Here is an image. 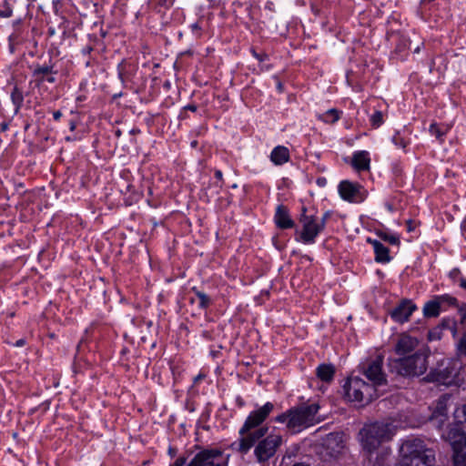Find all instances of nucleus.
<instances>
[{
	"label": "nucleus",
	"instance_id": "nucleus-21",
	"mask_svg": "<svg viewBox=\"0 0 466 466\" xmlns=\"http://www.w3.org/2000/svg\"><path fill=\"white\" fill-rule=\"evenodd\" d=\"M351 165L358 171L369 170L370 165L369 152L364 150L355 152L352 156Z\"/></svg>",
	"mask_w": 466,
	"mask_h": 466
},
{
	"label": "nucleus",
	"instance_id": "nucleus-19",
	"mask_svg": "<svg viewBox=\"0 0 466 466\" xmlns=\"http://www.w3.org/2000/svg\"><path fill=\"white\" fill-rule=\"evenodd\" d=\"M327 450L330 451V455L335 456L344 448L342 434L338 432L329 433L324 442Z\"/></svg>",
	"mask_w": 466,
	"mask_h": 466
},
{
	"label": "nucleus",
	"instance_id": "nucleus-14",
	"mask_svg": "<svg viewBox=\"0 0 466 466\" xmlns=\"http://www.w3.org/2000/svg\"><path fill=\"white\" fill-rule=\"evenodd\" d=\"M417 306L410 299H402L390 311V316L395 322L404 323L410 319Z\"/></svg>",
	"mask_w": 466,
	"mask_h": 466
},
{
	"label": "nucleus",
	"instance_id": "nucleus-20",
	"mask_svg": "<svg viewBox=\"0 0 466 466\" xmlns=\"http://www.w3.org/2000/svg\"><path fill=\"white\" fill-rule=\"evenodd\" d=\"M269 159L275 166H282L290 159L289 149L285 146H277L270 152Z\"/></svg>",
	"mask_w": 466,
	"mask_h": 466
},
{
	"label": "nucleus",
	"instance_id": "nucleus-31",
	"mask_svg": "<svg viewBox=\"0 0 466 466\" xmlns=\"http://www.w3.org/2000/svg\"><path fill=\"white\" fill-rule=\"evenodd\" d=\"M380 237L383 240L389 242L391 245H398L400 243L399 238L397 236H395V235L382 233V234H380Z\"/></svg>",
	"mask_w": 466,
	"mask_h": 466
},
{
	"label": "nucleus",
	"instance_id": "nucleus-43",
	"mask_svg": "<svg viewBox=\"0 0 466 466\" xmlns=\"http://www.w3.org/2000/svg\"><path fill=\"white\" fill-rule=\"evenodd\" d=\"M215 177H216L217 179H218V180L221 182V184L219 185V187H222V182H223V174H222V172H221L220 170H216V171H215Z\"/></svg>",
	"mask_w": 466,
	"mask_h": 466
},
{
	"label": "nucleus",
	"instance_id": "nucleus-41",
	"mask_svg": "<svg viewBox=\"0 0 466 466\" xmlns=\"http://www.w3.org/2000/svg\"><path fill=\"white\" fill-rule=\"evenodd\" d=\"M191 27V30L194 34H196L198 36H200V30H201V27L199 25L198 23H194L190 25Z\"/></svg>",
	"mask_w": 466,
	"mask_h": 466
},
{
	"label": "nucleus",
	"instance_id": "nucleus-4",
	"mask_svg": "<svg viewBox=\"0 0 466 466\" xmlns=\"http://www.w3.org/2000/svg\"><path fill=\"white\" fill-rule=\"evenodd\" d=\"M428 354L424 350H418L407 357H400L389 360L388 366L391 373L402 377H419L428 368Z\"/></svg>",
	"mask_w": 466,
	"mask_h": 466
},
{
	"label": "nucleus",
	"instance_id": "nucleus-22",
	"mask_svg": "<svg viewBox=\"0 0 466 466\" xmlns=\"http://www.w3.org/2000/svg\"><path fill=\"white\" fill-rule=\"evenodd\" d=\"M369 242L371 243L373 247L376 262L385 264L391 260V257L390 256V249L386 246H384L379 240L369 239Z\"/></svg>",
	"mask_w": 466,
	"mask_h": 466
},
{
	"label": "nucleus",
	"instance_id": "nucleus-37",
	"mask_svg": "<svg viewBox=\"0 0 466 466\" xmlns=\"http://www.w3.org/2000/svg\"><path fill=\"white\" fill-rule=\"evenodd\" d=\"M252 55L259 62H263L268 59V56L266 53H258L257 51L252 50Z\"/></svg>",
	"mask_w": 466,
	"mask_h": 466
},
{
	"label": "nucleus",
	"instance_id": "nucleus-32",
	"mask_svg": "<svg viewBox=\"0 0 466 466\" xmlns=\"http://www.w3.org/2000/svg\"><path fill=\"white\" fill-rule=\"evenodd\" d=\"M449 277L454 281V282H459V284L461 283V279H464L462 276H461V270L458 268H452L450 273H449Z\"/></svg>",
	"mask_w": 466,
	"mask_h": 466
},
{
	"label": "nucleus",
	"instance_id": "nucleus-44",
	"mask_svg": "<svg viewBox=\"0 0 466 466\" xmlns=\"http://www.w3.org/2000/svg\"><path fill=\"white\" fill-rule=\"evenodd\" d=\"M186 110H189L191 112H196L198 110V106L193 104H189L184 107Z\"/></svg>",
	"mask_w": 466,
	"mask_h": 466
},
{
	"label": "nucleus",
	"instance_id": "nucleus-9",
	"mask_svg": "<svg viewBox=\"0 0 466 466\" xmlns=\"http://www.w3.org/2000/svg\"><path fill=\"white\" fill-rule=\"evenodd\" d=\"M254 450V455L258 462H265L271 459L278 449L283 443V438L280 434H268L265 438L258 440Z\"/></svg>",
	"mask_w": 466,
	"mask_h": 466
},
{
	"label": "nucleus",
	"instance_id": "nucleus-34",
	"mask_svg": "<svg viewBox=\"0 0 466 466\" xmlns=\"http://www.w3.org/2000/svg\"><path fill=\"white\" fill-rule=\"evenodd\" d=\"M392 142L397 147L400 148H405L407 145L405 140L399 134H396L392 137Z\"/></svg>",
	"mask_w": 466,
	"mask_h": 466
},
{
	"label": "nucleus",
	"instance_id": "nucleus-45",
	"mask_svg": "<svg viewBox=\"0 0 466 466\" xmlns=\"http://www.w3.org/2000/svg\"><path fill=\"white\" fill-rule=\"evenodd\" d=\"M62 116L61 111L57 110L53 113V117L56 121H58Z\"/></svg>",
	"mask_w": 466,
	"mask_h": 466
},
{
	"label": "nucleus",
	"instance_id": "nucleus-10",
	"mask_svg": "<svg viewBox=\"0 0 466 466\" xmlns=\"http://www.w3.org/2000/svg\"><path fill=\"white\" fill-rule=\"evenodd\" d=\"M228 456L218 449H206L198 452L187 466H226Z\"/></svg>",
	"mask_w": 466,
	"mask_h": 466
},
{
	"label": "nucleus",
	"instance_id": "nucleus-28",
	"mask_svg": "<svg viewBox=\"0 0 466 466\" xmlns=\"http://www.w3.org/2000/svg\"><path fill=\"white\" fill-rule=\"evenodd\" d=\"M370 124L373 127H379L383 123V115L380 111L374 112L370 117Z\"/></svg>",
	"mask_w": 466,
	"mask_h": 466
},
{
	"label": "nucleus",
	"instance_id": "nucleus-51",
	"mask_svg": "<svg viewBox=\"0 0 466 466\" xmlns=\"http://www.w3.org/2000/svg\"><path fill=\"white\" fill-rule=\"evenodd\" d=\"M293 466H309V464L305 463V462H298V463H295Z\"/></svg>",
	"mask_w": 466,
	"mask_h": 466
},
{
	"label": "nucleus",
	"instance_id": "nucleus-24",
	"mask_svg": "<svg viewBox=\"0 0 466 466\" xmlns=\"http://www.w3.org/2000/svg\"><path fill=\"white\" fill-rule=\"evenodd\" d=\"M441 313V302L436 299L425 303L423 307V314L427 318H436Z\"/></svg>",
	"mask_w": 466,
	"mask_h": 466
},
{
	"label": "nucleus",
	"instance_id": "nucleus-26",
	"mask_svg": "<svg viewBox=\"0 0 466 466\" xmlns=\"http://www.w3.org/2000/svg\"><path fill=\"white\" fill-rule=\"evenodd\" d=\"M11 100L15 106V110L17 112L23 106L24 95L21 89L15 86L11 92Z\"/></svg>",
	"mask_w": 466,
	"mask_h": 466
},
{
	"label": "nucleus",
	"instance_id": "nucleus-8",
	"mask_svg": "<svg viewBox=\"0 0 466 466\" xmlns=\"http://www.w3.org/2000/svg\"><path fill=\"white\" fill-rule=\"evenodd\" d=\"M459 363L456 360L443 359L438 362L426 376L425 380L429 382H438L443 385H451L454 382L459 373Z\"/></svg>",
	"mask_w": 466,
	"mask_h": 466
},
{
	"label": "nucleus",
	"instance_id": "nucleus-47",
	"mask_svg": "<svg viewBox=\"0 0 466 466\" xmlns=\"http://www.w3.org/2000/svg\"><path fill=\"white\" fill-rule=\"evenodd\" d=\"M236 402L238 403V405L239 407H243V406H244V404H245L244 400H242V398H241V397H239V396H238V397H237V399H236Z\"/></svg>",
	"mask_w": 466,
	"mask_h": 466
},
{
	"label": "nucleus",
	"instance_id": "nucleus-50",
	"mask_svg": "<svg viewBox=\"0 0 466 466\" xmlns=\"http://www.w3.org/2000/svg\"><path fill=\"white\" fill-rule=\"evenodd\" d=\"M204 378V376L202 374H198L195 379H194V381L195 382H198L200 380H202Z\"/></svg>",
	"mask_w": 466,
	"mask_h": 466
},
{
	"label": "nucleus",
	"instance_id": "nucleus-49",
	"mask_svg": "<svg viewBox=\"0 0 466 466\" xmlns=\"http://www.w3.org/2000/svg\"><path fill=\"white\" fill-rule=\"evenodd\" d=\"M16 347H22L25 345V340L24 339H19L15 342V344Z\"/></svg>",
	"mask_w": 466,
	"mask_h": 466
},
{
	"label": "nucleus",
	"instance_id": "nucleus-15",
	"mask_svg": "<svg viewBox=\"0 0 466 466\" xmlns=\"http://www.w3.org/2000/svg\"><path fill=\"white\" fill-rule=\"evenodd\" d=\"M450 397L446 394L441 396L436 401L435 408L430 417L437 428H441L448 420V401Z\"/></svg>",
	"mask_w": 466,
	"mask_h": 466
},
{
	"label": "nucleus",
	"instance_id": "nucleus-12",
	"mask_svg": "<svg viewBox=\"0 0 466 466\" xmlns=\"http://www.w3.org/2000/svg\"><path fill=\"white\" fill-rule=\"evenodd\" d=\"M383 357L377 356L375 359H371L367 361L366 364L362 365V372L366 378L371 381V385L377 389V386H380L386 383V375L382 370Z\"/></svg>",
	"mask_w": 466,
	"mask_h": 466
},
{
	"label": "nucleus",
	"instance_id": "nucleus-3",
	"mask_svg": "<svg viewBox=\"0 0 466 466\" xmlns=\"http://www.w3.org/2000/svg\"><path fill=\"white\" fill-rule=\"evenodd\" d=\"M400 460L397 466H433L434 451L420 439L405 441L400 449Z\"/></svg>",
	"mask_w": 466,
	"mask_h": 466
},
{
	"label": "nucleus",
	"instance_id": "nucleus-42",
	"mask_svg": "<svg viewBox=\"0 0 466 466\" xmlns=\"http://www.w3.org/2000/svg\"><path fill=\"white\" fill-rule=\"evenodd\" d=\"M93 50H94V49H93V46H85V47L82 49V51H81V52H82V54H83V55L86 56V55H90V54H91V52H92Z\"/></svg>",
	"mask_w": 466,
	"mask_h": 466
},
{
	"label": "nucleus",
	"instance_id": "nucleus-11",
	"mask_svg": "<svg viewBox=\"0 0 466 466\" xmlns=\"http://www.w3.org/2000/svg\"><path fill=\"white\" fill-rule=\"evenodd\" d=\"M338 191L343 200L351 203H361L368 195L366 189L360 184L349 180L340 181Z\"/></svg>",
	"mask_w": 466,
	"mask_h": 466
},
{
	"label": "nucleus",
	"instance_id": "nucleus-48",
	"mask_svg": "<svg viewBox=\"0 0 466 466\" xmlns=\"http://www.w3.org/2000/svg\"><path fill=\"white\" fill-rule=\"evenodd\" d=\"M460 287L466 290V279H461Z\"/></svg>",
	"mask_w": 466,
	"mask_h": 466
},
{
	"label": "nucleus",
	"instance_id": "nucleus-1",
	"mask_svg": "<svg viewBox=\"0 0 466 466\" xmlns=\"http://www.w3.org/2000/svg\"><path fill=\"white\" fill-rule=\"evenodd\" d=\"M274 410L272 402H266L256 410L251 411L238 431V451L246 454L258 440L265 437L268 428L261 426Z\"/></svg>",
	"mask_w": 466,
	"mask_h": 466
},
{
	"label": "nucleus",
	"instance_id": "nucleus-54",
	"mask_svg": "<svg viewBox=\"0 0 466 466\" xmlns=\"http://www.w3.org/2000/svg\"><path fill=\"white\" fill-rule=\"evenodd\" d=\"M465 221H466V218H465Z\"/></svg>",
	"mask_w": 466,
	"mask_h": 466
},
{
	"label": "nucleus",
	"instance_id": "nucleus-36",
	"mask_svg": "<svg viewBox=\"0 0 466 466\" xmlns=\"http://www.w3.org/2000/svg\"><path fill=\"white\" fill-rule=\"evenodd\" d=\"M8 40L10 50L13 53L15 51V46L18 44V37L16 34L10 35Z\"/></svg>",
	"mask_w": 466,
	"mask_h": 466
},
{
	"label": "nucleus",
	"instance_id": "nucleus-25",
	"mask_svg": "<svg viewBox=\"0 0 466 466\" xmlns=\"http://www.w3.org/2000/svg\"><path fill=\"white\" fill-rule=\"evenodd\" d=\"M341 116V111H339L335 108H331L323 113L319 119L327 124H334L337 122Z\"/></svg>",
	"mask_w": 466,
	"mask_h": 466
},
{
	"label": "nucleus",
	"instance_id": "nucleus-17",
	"mask_svg": "<svg viewBox=\"0 0 466 466\" xmlns=\"http://www.w3.org/2000/svg\"><path fill=\"white\" fill-rule=\"evenodd\" d=\"M419 345V340L409 335H401L395 345V352L400 357H407L411 352H415Z\"/></svg>",
	"mask_w": 466,
	"mask_h": 466
},
{
	"label": "nucleus",
	"instance_id": "nucleus-5",
	"mask_svg": "<svg viewBox=\"0 0 466 466\" xmlns=\"http://www.w3.org/2000/svg\"><path fill=\"white\" fill-rule=\"evenodd\" d=\"M395 429L391 423L376 421L365 424L360 431V441L364 451L369 453L376 451L381 443L391 440Z\"/></svg>",
	"mask_w": 466,
	"mask_h": 466
},
{
	"label": "nucleus",
	"instance_id": "nucleus-52",
	"mask_svg": "<svg viewBox=\"0 0 466 466\" xmlns=\"http://www.w3.org/2000/svg\"><path fill=\"white\" fill-rule=\"evenodd\" d=\"M70 129H71V130H74V129H75V125H74V124H72V125H71Z\"/></svg>",
	"mask_w": 466,
	"mask_h": 466
},
{
	"label": "nucleus",
	"instance_id": "nucleus-40",
	"mask_svg": "<svg viewBox=\"0 0 466 466\" xmlns=\"http://www.w3.org/2000/svg\"><path fill=\"white\" fill-rule=\"evenodd\" d=\"M186 463L185 457H178L172 464L169 466H184Z\"/></svg>",
	"mask_w": 466,
	"mask_h": 466
},
{
	"label": "nucleus",
	"instance_id": "nucleus-53",
	"mask_svg": "<svg viewBox=\"0 0 466 466\" xmlns=\"http://www.w3.org/2000/svg\"><path fill=\"white\" fill-rule=\"evenodd\" d=\"M419 51H420V47H417V48L415 49V52H417V53H418Z\"/></svg>",
	"mask_w": 466,
	"mask_h": 466
},
{
	"label": "nucleus",
	"instance_id": "nucleus-33",
	"mask_svg": "<svg viewBox=\"0 0 466 466\" xmlns=\"http://www.w3.org/2000/svg\"><path fill=\"white\" fill-rule=\"evenodd\" d=\"M437 299L441 303L446 302L449 305H456L457 299L454 297L450 295H442L437 298Z\"/></svg>",
	"mask_w": 466,
	"mask_h": 466
},
{
	"label": "nucleus",
	"instance_id": "nucleus-39",
	"mask_svg": "<svg viewBox=\"0 0 466 466\" xmlns=\"http://www.w3.org/2000/svg\"><path fill=\"white\" fill-rule=\"evenodd\" d=\"M13 15V11L10 7H5L4 10H1L0 11V16L1 17H5V18H8V17H11Z\"/></svg>",
	"mask_w": 466,
	"mask_h": 466
},
{
	"label": "nucleus",
	"instance_id": "nucleus-16",
	"mask_svg": "<svg viewBox=\"0 0 466 466\" xmlns=\"http://www.w3.org/2000/svg\"><path fill=\"white\" fill-rule=\"evenodd\" d=\"M56 71L54 70L53 66L46 64L35 65L33 69V76L37 86L44 84L45 82L53 84L56 82Z\"/></svg>",
	"mask_w": 466,
	"mask_h": 466
},
{
	"label": "nucleus",
	"instance_id": "nucleus-13",
	"mask_svg": "<svg viewBox=\"0 0 466 466\" xmlns=\"http://www.w3.org/2000/svg\"><path fill=\"white\" fill-rule=\"evenodd\" d=\"M452 434V460L454 466H466V435L459 431Z\"/></svg>",
	"mask_w": 466,
	"mask_h": 466
},
{
	"label": "nucleus",
	"instance_id": "nucleus-46",
	"mask_svg": "<svg viewBox=\"0 0 466 466\" xmlns=\"http://www.w3.org/2000/svg\"><path fill=\"white\" fill-rule=\"evenodd\" d=\"M407 228L409 231H412L414 229L413 222L412 220L407 221Z\"/></svg>",
	"mask_w": 466,
	"mask_h": 466
},
{
	"label": "nucleus",
	"instance_id": "nucleus-29",
	"mask_svg": "<svg viewBox=\"0 0 466 466\" xmlns=\"http://www.w3.org/2000/svg\"><path fill=\"white\" fill-rule=\"evenodd\" d=\"M429 131L432 136L436 137L439 139H441L445 134L444 131H442L440 126L436 123H433L430 126Z\"/></svg>",
	"mask_w": 466,
	"mask_h": 466
},
{
	"label": "nucleus",
	"instance_id": "nucleus-30",
	"mask_svg": "<svg viewBox=\"0 0 466 466\" xmlns=\"http://www.w3.org/2000/svg\"><path fill=\"white\" fill-rule=\"evenodd\" d=\"M457 351L459 355H466V333L457 342Z\"/></svg>",
	"mask_w": 466,
	"mask_h": 466
},
{
	"label": "nucleus",
	"instance_id": "nucleus-2",
	"mask_svg": "<svg viewBox=\"0 0 466 466\" xmlns=\"http://www.w3.org/2000/svg\"><path fill=\"white\" fill-rule=\"evenodd\" d=\"M319 410V405L318 403H303L278 415L275 420L279 423H286L288 431L295 434L319 422L317 416Z\"/></svg>",
	"mask_w": 466,
	"mask_h": 466
},
{
	"label": "nucleus",
	"instance_id": "nucleus-7",
	"mask_svg": "<svg viewBox=\"0 0 466 466\" xmlns=\"http://www.w3.org/2000/svg\"><path fill=\"white\" fill-rule=\"evenodd\" d=\"M299 226L295 228L294 239L304 245H313L317 238L323 231V225L318 224V218L314 215H308L305 207L301 209L299 218Z\"/></svg>",
	"mask_w": 466,
	"mask_h": 466
},
{
	"label": "nucleus",
	"instance_id": "nucleus-27",
	"mask_svg": "<svg viewBox=\"0 0 466 466\" xmlns=\"http://www.w3.org/2000/svg\"><path fill=\"white\" fill-rule=\"evenodd\" d=\"M192 291L195 293L197 299H198V308L202 309H208L211 304L210 298L204 292L198 290L197 288H193Z\"/></svg>",
	"mask_w": 466,
	"mask_h": 466
},
{
	"label": "nucleus",
	"instance_id": "nucleus-38",
	"mask_svg": "<svg viewBox=\"0 0 466 466\" xmlns=\"http://www.w3.org/2000/svg\"><path fill=\"white\" fill-rule=\"evenodd\" d=\"M329 217H330L329 211H326L322 215L320 219L318 218V224H322L323 225V229L325 228L327 220L329 218Z\"/></svg>",
	"mask_w": 466,
	"mask_h": 466
},
{
	"label": "nucleus",
	"instance_id": "nucleus-18",
	"mask_svg": "<svg viewBox=\"0 0 466 466\" xmlns=\"http://www.w3.org/2000/svg\"><path fill=\"white\" fill-rule=\"evenodd\" d=\"M274 222L281 229L292 228L295 223L291 218L289 209L284 205H279L274 215Z\"/></svg>",
	"mask_w": 466,
	"mask_h": 466
},
{
	"label": "nucleus",
	"instance_id": "nucleus-23",
	"mask_svg": "<svg viewBox=\"0 0 466 466\" xmlns=\"http://www.w3.org/2000/svg\"><path fill=\"white\" fill-rule=\"evenodd\" d=\"M336 369L333 364L321 363L316 369V376L323 382H331L334 379Z\"/></svg>",
	"mask_w": 466,
	"mask_h": 466
},
{
	"label": "nucleus",
	"instance_id": "nucleus-6",
	"mask_svg": "<svg viewBox=\"0 0 466 466\" xmlns=\"http://www.w3.org/2000/svg\"><path fill=\"white\" fill-rule=\"evenodd\" d=\"M344 398L350 402L366 405L378 398L374 385L359 376H350L343 384Z\"/></svg>",
	"mask_w": 466,
	"mask_h": 466
},
{
	"label": "nucleus",
	"instance_id": "nucleus-35",
	"mask_svg": "<svg viewBox=\"0 0 466 466\" xmlns=\"http://www.w3.org/2000/svg\"><path fill=\"white\" fill-rule=\"evenodd\" d=\"M455 417L457 419H463V420L466 422V404L455 410Z\"/></svg>",
	"mask_w": 466,
	"mask_h": 466
}]
</instances>
